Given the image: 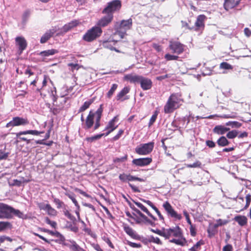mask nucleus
Instances as JSON below:
<instances>
[{
	"instance_id": "1",
	"label": "nucleus",
	"mask_w": 251,
	"mask_h": 251,
	"mask_svg": "<svg viewBox=\"0 0 251 251\" xmlns=\"http://www.w3.org/2000/svg\"><path fill=\"white\" fill-rule=\"evenodd\" d=\"M183 101L181 95L179 93H173L169 98L164 107L165 113H172L175 109L180 105V102Z\"/></svg>"
},
{
	"instance_id": "2",
	"label": "nucleus",
	"mask_w": 251,
	"mask_h": 251,
	"mask_svg": "<svg viewBox=\"0 0 251 251\" xmlns=\"http://www.w3.org/2000/svg\"><path fill=\"white\" fill-rule=\"evenodd\" d=\"M102 32V30L100 27L93 26L86 32L83 36L82 39L86 42H92L100 37Z\"/></svg>"
},
{
	"instance_id": "3",
	"label": "nucleus",
	"mask_w": 251,
	"mask_h": 251,
	"mask_svg": "<svg viewBox=\"0 0 251 251\" xmlns=\"http://www.w3.org/2000/svg\"><path fill=\"white\" fill-rule=\"evenodd\" d=\"M153 147L154 142H153L141 144L136 148L135 152L139 155H147L152 151Z\"/></svg>"
},
{
	"instance_id": "4",
	"label": "nucleus",
	"mask_w": 251,
	"mask_h": 251,
	"mask_svg": "<svg viewBox=\"0 0 251 251\" xmlns=\"http://www.w3.org/2000/svg\"><path fill=\"white\" fill-rule=\"evenodd\" d=\"M121 7V3L119 0H114L107 3V6L103 10V14H112L117 11L120 10Z\"/></svg>"
},
{
	"instance_id": "5",
	"label": "nucleus",
	"mask_w": 251,
	"mask_h": 251,
	"mask_svg": "<svg viewBox=\"0 0 251 251\" xmlns=\"http://www.w3.org/2000/svg\"><path fill=\"white\" fill-rule=\"evenodd\" d=\"M12 207L4 203H0V219H11L12 217Z\"/></svg>"
},
{
	"instance_id": "6",
	"label": "nucleus",
	"mask_w": 251,
	"mask_h": 251,
	"mask_svg": "<svg viewBox=\"0 0 251 251\" xmlns=\"http://www.w3.org/2000/svg\"><path fill=\"white\" fill-rule=\"evenodd\" d=\"M29 123L28 121L26 118H24L20 117H14L12 121L8 123L6 125V127L17 126H25Z\"/></svg>"
},
{
	"instance_id": "7",
	"label": "nucleus",
	"mask_w": 251,
	"mask_h": 251,
	"mask_svg": "<svg viewBox=\"0 0 251 251\" xmlns=\"http://www.w3.org/2000/svg\"><path fill=\"white\" fill-rule=\"evenodd\" d=\"M246 204L244 206V198L242 197H237L235 198L237 203L239 204V207L240 208L239 211L246 209L250 204L251 201V195L249 194L246 195L245 197Z\"/></svg>"
},
{
	"instance_id": "8",
	"label": "nucleus",
	"mask_w": 251,
	"mask_h": 251,
	"mask_svg": "<svg viewBox=\"0 0 251 251\" xmlns=\"http://www.w3.org/2000/svg\"><path fill=\"white\" fill-rule=\"evenodd\" d=\"M163 234L164 235V237L167 239L169 238L172 236L179 237L181 235L180 229L178 226L173 228H165V232Z\"/></svg>"
},
{
	"instance_id": "9",
	"label": "nucleus",
	"mask_w": 251,
	"mask_h": 251,
	"mask_svg": "<svg viewBox=\"0 0 251 251\" xmlns=\"http://www.w3.org/2000/svg\"><path fill=\"white\" fill-rule=\"evenodd\" d=\"M15 43L16 46L18 48L20 54H21L27 47V43L26 40L23 36H17L15 38Z\"/></svg>"
},
{
	"instance_id": "10",
	"label": "nucleus",
	"mask_w": 251,
	"mask_h": 251,
	"mask_svg": "<svg viewBox=\"0 0 251 251\" xmlns=\"http://www.w3.org/2000/svg\"><path fill=\"white\" fill-rule=\"evenodd\" d=\"M118 117L116 116L108 122L104 129L105 130H107V132L104 133L105 136L109 135L117 128L118 125H116V123L118 122Z\"/></svg>"
},
{
	"instance_id": "11",
	"label": "nucleus",
	"mask_w": 251,
	"mask_h": 251,
	"mask_svg": "<svg viewBox=\"0 0 251 251\" xmlns=\"http://www.w3.org/2000/svg\"><path fill=\"white\" fill-rule=\"evenodd\" d=\"M183 47V45L178 42H170L169 48L173 53H176L178 54L181 53L184 51Z\"/></svg>"
},
{
	"instance_id": "12",
	"label": "nucleus",
	"mask_w": 251,
	"mask_h": 251,
	"mask_svg": "<svg viewBox=\"0 0 251 251\" xmlns=\"http://www.w3.org/2000/svg\"><path fill=\"white\" fill-rule=\"evenodd\" d=\"M163 207L166 211L167 213L172 217L175 218L178 220L181 219V216L179 214H178L174 210L171 205L168 201H166L163 203Z\"/></svg>"
},
{
	"instance_id": "13",
	"label": "nucleus",
	"mask_w": 251,
	"mask_h": 251,
	"mask_svg": "<svg viewBox=\"0 0 251 251\" xmlns=\"http://www.w3.org/2000/svg\"><path fill=\"white\" fill-rule=\"evenodd\" d=\"M113 18V15L112 14H107L98 21L97 26L100 27L101 28V27H105L108 25L111 22Z\"/></svg>"
},
{
	"instance_id": "14",
	"label": "nucleus",
	"mask_w": 251,
	"mask_h": 251,
	"mask_svg": "<svg viewBox=\"0 0 251 251\" xmlns=\"http://www.w3.org/2000/svg\"><path fill=\"white\" fill-rule=\"evenodd\" d=\"M139 83L143 90L150 89L152 85V82L151 79L141 76Z\"/></svg>"
},
{
	"instance_id": "15",
	"label": "nucleus",
	"mask_w": 251,
	"mask_h": 251,
	"mask_svg": "<svg viewBox=\"0 0 251 251\" xmlns=\"http://www.w3.org/2000/svg\"><path fill=\"white\" fill-rule=\"evenodd\" d=\"M152 161V159L150 157L140 158L134 159L132 160V163L138 166H145L150 164Z\"/></svg>"
},
{
	"instance_id": "16",
	"label": "nucleus",
	"mask_w": 251,
	"mask_h": 251,
	"mask_svg": "<svg viewBox=\"0 0 251 251\" xmlns=\"http://www.w3.org/2000/svg\"><path fill=\"white\" fill-rule=\"evenodd\" d=\"M59 28L57 27H52L48 30L41 38L40 43L42 44L46 43L52 36L58 31Z\"/></svg>"
},
{
	"instance_id": "17",
	"label": "nucleus",
	"mask_w": 251,
	"mask_h": 251,
	"mask_svg": "<svg viewBox=\"0 0 251 251\" xmlns=\"http://www.w3.org/2000/svg\"><path fill=\"white\" fill-rule=\"evenodd\" d=\"M79 24L77 20L72 21L71 22L65 25L61 29V31L58 34H62L68 32L74 27L76 26Z\"/></svg>"
},
{
	"instance_id": "18",
	"label": "nucleus",
	"mask_w": 251,
	"mask_h": 251,
	"mask_svg": "<svg viewBox=\"0 0 251 251\" xmlns=\"http://www.w3.org/2000/svg\"><path fill=\"white\" fill-rule=\"evenodd\" d=\"M119 179L123 181L137 180L140 182L144 181V179L138 177L132 176L130 175L125 174H121L119 176Z\"/></svg>"
},
{
	"instance_id": "19",
	"label": "nucleus",
	"mask_w": 251,
	"mask_h": 251,
	"mask_svg": "<svg viewBox=\"0 0 251 251\" xmlns=\"http://www.w3.org/2000/svg\"><path fill=\"white\" fill-rule=\"evenodd\" d=\"M96 119L95 113L90 111L85 122V128L86 129H90L94 124V120Z\"/></svg>"
},
{
	"instance_id": "20",
	"label": "nucleus",
	"mask_w": 251,
	"mask_h": 251,
	"mask_svg": "<svg viewBox=\"0 0 251 251\" xmlns=\"http://www.w3.org/2000/svg\"><path fill=\"white\" fill-rule=\"evenodd\" d=\"M142 75H138L133 74H128L125 75L124 79L125 80L129 81L132 83H139Z\"/></svg>"
},
{
	"instance_id": "21",
	"label": "nucleus",
	"mask_w": 251,
	"mask_h": 251,
	"mask_svg": "<svg viewBox=\"0 0 251 251\" xmlns=\"http://www.w3.org/2000/svg\"><path fill=\"white\" fill-rule=\"evenodd\" d=\"M132 20L129 19L127 20H123L121 21L120 27L118 29L123 30L126 32V30L129 29L132 26Z\"/></svg>"
},
{
	"instance_id": "22",
	"label": "nucleus",
	"mask_w": 251,
	"mask_h": 251,
	"mask_svg": "<svg viewBox=\"0 0 251 251\" xmlns=\"http://www.w3.org/2000/svg\"><path fill=\"white\" fill-rule=\"evenodd\" d=\"M116 42V41L113 40H105L103 41L102 45L105 48L111 50H115L116 52H119L118 50L114 47Z\"/></svg>"
},
{
	"instance_id": "23",
	"label": "nucleus",
	"mask_w": 251,
	"mask_h": 251,
	"mask_svg": "<svg viewBox=\"0 0 251 251\" xmlns=\"http://www.w3.org/2000/svg\"><path fill=\"white\" fill-rule=\"evenodd\" d=\"M102 111L103 109L102 105H100L95 112L96 123L94 126L95 130L98 129L100 126V120L101 117Z\"/></svg>"
},
{
	"instance_id": "24",
	"label": "nucleus",
	"mask_w": 251,
	"mask_h": 251,
	"mask_svg": "<svg viewBox=\"0 0 251 251\" xmlns=\"http://www.w3.org/2000/svg\"><path fill=\"white\" fill-rule=\"evenodd\" d=\"M130 89L127 87H124L117 95V100L124 101L127 98H124L125 96L129 93Z\"/></svg>"
},
{
	"instance_id": "25",
	"label": "nucleus",
	"mask_w": 251,
	"mask_h": 251,
	"mask_svg": "<svg viewBox=\"0 0 251 251\" xmlns=\"http://www.w3.org/2000/svg\"><path fill=\"white\" fill-rule=\"evenodd\" d=\"M44 133V131H38L36 130H27L25 131H20L18 133H15L16 134V137H19L22 135H26V134H32L34 135H39L40 134H42Z\"/></svg>"
},
{
	"instance_id": "26",
	"label": "nucleus",
	"mask_w": 251,
	"mask_h": 251,
	"mask_svg": "<svg viewBox=\"0 0 251 251\" xmlns=\"http://www.w3.org/2000/svg\"><path fill=\"white\" fill-rule=\"evenodd\" d=\"M229 129V128L220 125L216 126L213 129V131L218 134H224Z\"/></svg>"
},
{
	"instance_id": "27",
	"label": "nucleus",
	"mask_w": 251,
	"mask_h": 251,
	"mask_svg": "<svg viewBox=\"0 0 251 251\" xmlns=\"http://www.w3.org/2000/svg\"><path fill=\"white\" fill-rule=\"evenodd\" d=\"M206 17L204 15H200L198 16L195 25L197 27L201 28L204 26V21Z\"/></svg>"
},
{
	"instance_id": "28",
	"label": "nucleus",
	"mask_w": 251,
	"mask_h": 251,
	"mask_svg": "<svg viewBox=\"0 0 251 251\" xmlns=\"http://www.w3.org/2000/svg\"><path fill=\"white\" fill-rule=\"evenodd\" d=\"M124 231L126 232L127 234L130 236L131 237L134 239H137L138 235L136 233V232L133 230L132 228L129 227V226H125Z\"/></svg>"
},
{
	"instance_id": "29",
	"label": "nucleus",
	"mask_w": 251,
	"mask_h": 251,
	"mask_svg": "<svg viewBox=\"0 0 251 251\" xmlns=\"http://www.w3.org/2000/svg\"><path fill=\"white\" fill-rule=\"evenodd\" d=\"M134 203L139 208H140L142 211L146 213L154 221L156 220V219L149 212L148 209L145 206H144L141 203L139 202H134Z\"/></svg>"
},
{
	"instance_id": "30",
	"label": "nucleus",
	"mask_w": 251,
	"mask_h": 251,
	"mask_svg": "<svg viewBox=\"0 0 251 251\" xmlns=\"http://www.w3.org/2000/svg\"><path fill=\"white\" fill-rule=\"evenodd\" d=\"M234 220L241 226H244L247 223V218L244 216H237Z\"/></svg>"
},
{
	"instance_id": "31",
	"label": "nucleus",
	"mask_w": 251,
	"mask_h": 251,
	"mask_svg": "<svg viewBox=\"0 0 251 251\" xmlns=\"http://www.w3.org/2000/svg\"><path fill=\"white\" fill-rule=\"evenodd\" d=\"M224 6L226 11L235 7L234 0H225Z\"/></svg>"
},
{
	"instance_id": "32",
	"label": "nucleus",
	"mask_w": 251,
	"mask_h": 251,
	"mask_svg": "<svg viewBox=\"0 0 251 251\" xmlns=\"http://www.w3.org/2000/svg\"><path fill=\"white\" fill-rule=\"evenodd\" d=\"M57 52V50L54 49L49 50L41 51L40 53V55L42 56H49L50 55H52Z\"/></svg>"
},
{
	"instance_id": "33",
	"label": "nucleus",
	"mask_w": 251,
	"mask_h": 251,
	"mask_svg": "<svg viewBox=\"0 0 251 251\" xmlns=\"http://www.w3.org/2000/svg\"><path fill=\"white\" fill-rule=\"evenodd\" d=\"M13 214L17 217H18L20 218L23 219H25L26 218V215H25L23 212L20 211L19 210L15 209L13 208V207H12V210L11 211V214Z\"/></svg>"
},
{
	"instance_id": "34",
	"label": "nucleus",
	"mask_w": 251,
	"mask_h": 251,
	"mask_svg": "<svg viewBox=\"0 0 251 251\" xmlns=\"http://www.w3.org/2000/svg\"><path fill=\"white\" fill-rule=\"evenodd\" d=\"M216 223L213 224V227L214 229H217L219 226H222L225 225L227 224L228 221L226 220H223L219 219L216 220Z\"/></svg>"
},
{
	"instance_id": "35",
	"label": "nucleus",
	"mask_w": 251,
	"mask_h": 251,
	"mask_svg": "<svg viewBox=\"0 0 251 251\" xmlns=\"http://www.w3.org/2000/svg\"><path fill=\"white\" fill-rule=\"evenodd\" d=\"M217 143L220 146L224 147L228 145L229 142L225 136H222L218 140Z\"/></svg>"
},
{
	"instance_id": "36",
	"label": "nucleus",
	"mask_w": 251,
	"mask_h": 251,
	"mask_svg": "<svg viewBox=\"0 0 251 251\" xmlns=\"http://www.w3.org/2000/svg\"><path fill=\"white\" fill-rule=\"evenodd\" d=\"M93 100H89L87 101H86L82 105V106L80 108L79 111L82 112L86 110L88 108H89V107L93 103Z\"/></svg>"
},
{
	"instance_id": "37",
	"label": "nucleus",
	"mask_w": 251,
	"mask_h": 251,
	"mask_svg": "<svg viewBox=\"0 0 251 251\" xmlns=\"http://www.w3.org/2000/svg\"><path fill=\"white\" fill-rule=\"evenodd\" d=\"M11 227V225L9 222H0V232Z\"/></svg>"
},
{
	"instance_id": "38",
	"label": "nucleus",
	"mask_w": 251,
	"mask_h": 251,
	"mask_svg": "<svg viewBox=\"0 0 251 251\" xmlns=\"http://www.w3.org/2000/svg\"><path fill=\"white\" fill-rule=\"evenodd\" d=\"M103 136H105L104 133L97 134L96 135L87 138L86 139H87V141L92 142L94 141L99 140V139L101 138Z\"/></svg>"
},
{
	"instance_id": "39",
	"label": "nucleus",
	"mask_w": 251,
	"mask_h": 251,
	"mask_svg": "<svg viewBox=\"0 0 251 251\" xmlns=\"http://www.w3.org/2000/svg\"><path fill=\"white\" fill-rule=\"evenodd\" d=\"M226 125L227 126H230L231 127H239L241 126L242 124L236 121H229L226 123Z\"/></svg>"
},
{
	"instance_id": "40",
	"label": "nucleus",
	"mask_w": 251,
	"mask_h": 251,
	"mask_svg": "<svg viewBox=\"0 0 251 251\" xmlns=\"http://www.w3.org/2000/svg\"><path fill=\"white\" fill-rule=\"evenodd\" d=\"M118 87V85L116 84H113L110 88V89L109 90L108 93H107V97L108 98H111L112 96L113 95L114 92L116 91Z\"/></svg>"
},
{
	"instance_id": "41",
	"label": "nucleus",
	"mask_w": 251,
	"mask_h": 251,
	"mask_svg": "<svg viewBox=\"0 0 251 251\" xmlns=\"http://www.w3.org/2000/svg\"><path fill=\"white\" fill-rule=\"evenodd\" d=\"M238 134V131L236 130H232L230 131H229L227 134L226 137L229 139H233L235 137H237Z\"/></svg>"
},
{
	"instance_id": "42",
	"label": "nucleus",
	"mask_w": 251,
	"mask_h": 251,
	"mask_svg": "<svg viewBox=\"0 0 251 251\" xmlns=\"http://www.w3.org/2000/svg\"><path fill=\"white\" fill-rule=\"evenodd\" d=\"M22 179L23 180L14 179L13 183L11 185L13 186H20L22 182H28L30 181L29 179H25L24 177H23Z\"/></svg>"
},
{
	"instance_id": "43",
	"label": "nucleus",
	"mask_w": 251,
	"mask_h": 251,
	"mask_svg": "<svg viewBox=\"0 0 251 251\" xmlns=\"http://www.w3.org/2000/svg\"><path fill=\"white\" fill-rule=\"evenodd\" d=\"M9 155V152H6L2 150H0V160L7 159Z\"/></svg>"
},
{
	"instance_id": "44",
	"label": "nucleus",
	"mask_w": 251,
	"mask_h": 251,
	"mask_svg": "<svg viewBox=\"0 0 251 251\" xmlns=\"http://www.w3.org/2000/svg\"><path fill=\"white\" fill-rule=\"evenodd\" d=\"M220 68L223 69L229 70L232 69V66L227 62H222L220 65Z\"/></svg>"
},
{
	"instance_id": "45",
	"label": "nucleus",
	"mask_w": 251,
	"mask_h": 251,
	"mask_svg": "<svg viewBox=\"0 0 251 251\" xmlns=\"http://www.w3.org/2000/svg\"><path fill=\"white\" fill-rule=\"evenodd\" d=\"M48 214L51 216H55L57 214V211L53 208L50 205L48 206V208L46 211Z\"/></svg>"
},
{
	"instance_id": "46",
	"label": "nucleus",
	"mask_w": 251,
	"mask_h": 251,
	"mask_svg": "<svg viewBox=\"0 0 251 251\" xmlns=\"http://www.w3.org/2000/svg\"><path fill=\"white\" fill-rule=\"evenodd\" d=\"M165 58L168 61L176 60L178 59V56L176 55H171L170 54H166L165 55Z\"/></svg>"
},
{
	"instance_id": "47",
	"label": "nucleus",
	"mask_w": 251,
	"mask_h": 251,
	"mask_svg": "<svg viewBox=\"0 0 251 251\" xmlns=\"http://www.w3.org/2000/svg\"><path fill=\"white\" fill-rule=\"evenodd\" d=\"M63 213L64 214L71 220L73 221L75 220V217L74 216L72 215L68 210L64 209V210H63Z\"/></svg>"
},
{
	"instance_id": "48",
	"label": "nucleus",
	"mask_w": 251,
	"mask_h": 251,
	"mask_svg": "<svg viewBox=\"0 0 251 251\" xmlns=\"http://www.w3.org/2000/svg\"><path fill=\"white\" fill-rule=\"evenodd\" d=\"M53 201L56 205L57 208H60L63 207V206H65L64 203L58 199H54Z\"/></svg>"
},
{
	"instance_id": "49",
	"label": "nucleus",
	"mask_w": 251,
	"mask_h": 251,
	"mask_svg": "<svg viewBox=\"0 0 251 251\" xmlns=\"http://www.w3.org/2000/svg\"><path fill=\"white\" fill-rule=\"evenodd\" d=\"M46 223L50 225L51 227L53 228H55L56 226V223L54 221H52L50 220V219L48 217H46L45 219Z\"/></svg>"
},
{
	"instance_id": "50",
	"label": "nucleus",
	"mask_w": 251,
	"mask_h": 251,
	"mask_svg": "<svg viewBox=\"0 0 251 251\" xmlns=\"http://www.w3.org/2000/svg\"><path fill=\"white\" fill-rule=\"evenodd\" d=\"M207 232L209 235V236L211 235H214L216 232V229H214L213 227V225H210V227L207 229Z\"/></svg>"
},
{
	"instance_id": "51",
	"label": "nucleus",
	"mask_w": 251,
	"mask_h": 251,
	"mask_svg": "<svg viewBox=\"0 0 251 251\" xmlns=\"http://www.w3.org/2000/svg\"><path fill=\"white\" fill-rule=\"evenodd\" d=\"M66 195L73 202L76 207H79L78 203L73 195L70 194H66Z\"/></svg>"
},
{
	"instance_id": "52",
	"label": "nucleus",
	"mask_w": 251,
	"mask_h": 251,
	"mask_svg": "<svg viewBox=\"0 0 251 251\" xmlns=\"http://www.w3.org/2000/svg\"><path fill=\"white\" fill-rule=\"evenodd\" d=\"M127 244L132 248H139L142 247L141 244L140 243H139V244L135 243H133V242H132L130 241H127Z\"/></svg>"
},
{
	"instance_id": "53",
	"label": "nucleus",
	"mask_w": 251,
	"mask_h": 251,
	"mask_svg": "<svg viewBox=\"0 0 251 251\" xmlns=\"http://www.w3.org/2000/svg\"><path fill=\"white\" fill-rule=\"evenodd\" d=\"M170 242H172V243H175L176 245H182H182H183L184 240H182L181 239H173L172 240H171Z\"/></svg>"
},
{
	"instance_id": "54",
	"label": "nucleus",
	"mask_w": 251,
	"mask_h": 251,
	"mask_svg": "<svg viewBox=\"0 0 251 251\" xmlns=\"http://www.w3.org/2000/svg\"><path fill=\"white\" fill-rule=\"evenodd\" d=\"M201 165V163L200 161H197L192 164H187L186 165L187 167L188 168H197L200 167Z\"/></svg>"
},
{
	"instance_id": "55",
	"label": "nucleus",
	"mask_w": 251,
	"mask_h": 251,
	"mask_svg": "<svg viewBox=\"0 0 251 251\" xmlns=\"http://www.w3.org/2000/svg\"><path fill=\"white\" fill-rule=\"evenodd\" d=\"M49 205H50L49 204H45L44 203H40L38 204V206H39V208H40V209L47 211Z\"/></svg>"
},
{
	"instance_id": "56",
	"label": "nucleus",
	"mask_w": 251,
	"mask_h": 251,
	"mask_svg": "<svg viewBox=\"0 0 251 251\" xmlns=\"http://www.w3.org/2000/svg\"><path fill=\"white\" fill-rule=\"evenodd\" d=\"M69 66L71 67V70L73 71L75 70H78L79 66L77 64L69 63Z\"/></svg>"
},
{
	"instance_id": "57",
	"label": "nucleus",
	"mask_w": 251,
	"mask_h": 251,
	"mask_svg": "<svg viewBox=\"0 0 251 251\" xmlns=\"http://www.w3.org/2000/svg\"><path fill=\"white\" fill-rule=\"evenodd\" d=\"M151 231L153 232H154L161 236L164 237V235L163 234L164 232H165V228H163L162 230L157 229L156 230H155L154 229H151Z\"/></svg>"
},
{
	"instance_id": "58",
	"label": "nucleus",
	"mask_w": 251,
	"mask_h": 251,
	"mask_svg": "<svg viewBox=\"0 0 251 251\" xmlns=\"http://www.w3.org/2000/svg\"><path fill=\"white\" fill-rule=\"evenodd\" d=\"M157 118V114H153L151 118L150 119V122L149 124V126H151L153 123L155 121Z\"/></svg>"
},
{
	"instance_id": "59",
	"label": "nucleus",
	"mask_w": 251,
	"mask_h": 251,
	"mask_svg": "<svg viewBox=\"0 0 251 251\" xmlns=\"http://www.w3.org/2000/svg\"><path fill=\"white\" fill-rule=\"evenodd\" d=\"M123 132H124L123 130H122V129L119 130L118 134L113 137L114 140L116 141V140H118L120 138V137L121 136V135L123 133Z\"/></svg>"
},
{
	"instance_id": "60",
	"label": "nucleus",
	"mask_w": 251,
	"mask_h": 251,
	"mask_svg": "<svg viewBox=\"0 0 251 251\" xmlns=\"http://www.w3.org/2000/svg\"><path fill=\"white\" fill-rule=\"evenodd\" d=\"M203 242L202 240H200L199 242H198L195 245H194L192 247L197 250L200 249L201 246L203 245Z\"/></svg>"
},
{
	"instance_id": "61",
	"label": "nucleus",
	"mask_w": 251,
	"mask_h": 251,
	"mask_svg": "<svg viewBox=\"0 0 251 251\" xmlns=\"http://www.w3.org/2000/svg\"><path fill=\"white\" fill-rule=\"evenodd\" d=\"M126 156H125L124 157H122L121 158H116L114 159V162H124L126 160Z\"/></svg>"
},
{
	"instance_id": "62",
	"label": "nucleus",
	"mask_w": 251,
	"mask_h": 251,
	"mask_svg": "<svg viewBox=\"0 0 251 251\" xmlns=\"http://www.w3.org/2000/svg\"><path fill=\"white\" fill-rule=\"evenodd\" d=\"M126 32L124 31L123 30L118 29L116 32L115 33V34H117L120 36L121 38H123Z\"/></svg>"
},
{
	"instance_id": "63",
	"label": "nucleus",
	"mask_w": 251,
	"mask_h": 251,
	"mask_svg": "<svg viewBox=\"0 0 251 251\" xmlns=\"http://www.w3.org/2000/svg\"><path fill=\"white\" fill-rule=\"evenodd\" d=\"M206 145L209 148H214L215 146V143L211 140L206 141Z\"/></svg>"
},
{
	"instance_id": "64",
	"label": "nucleus",
	"mask_w": 251,
	"mask_h": 251,
	"mask_svg": "<svg viewBox=\"0 0 251 251\" xmlns=\"http://www.w3.org/2000/svg\"><path fill=\"white\" fill-rule=\"evenodd\" d=\"M223 251H232V247L230 245H227L223 248Z\"/></svg>"
}]
</instances>
